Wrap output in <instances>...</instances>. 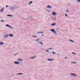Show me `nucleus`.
Listing matches in <instances>:
<instances>
[{"label":"nucleus","instance_id":"nucleus-34","mask_svg":"<svg viewBox=\"0 0 80 80\" xmlns=\"http://www.w3.org/2000/svg\"><path fill=\"white\" fill-rule=\"evenodd\" d=\"M46 51L48 52V50H46Z\"/></svg>","mask_w":80,"mask_h":80},{"label":"nucleus","instance_id":"nucleus-12","mask_svg":"<svg viewBox=\"0 0 80 80\" xmlns=\"http://www.w3.org/2000/svg\"><path fill=\"white\" fill-rule=\"evenodd\" d=\"M9 36H10L11 37H13V34H12L9 35Z\"/></svg>","mask_w":80,"mask_h":80},{"label":"nucleus","instance_id":"nucleus-37","mask_svg":"<svg viewBox=\"0 0 80 80\" xmlns=\"http://www.w3.org/2000/svg\"><path fill=\"white\" fill-rule=\"evenodd\" d=\"M14 55H16V54Z\"/></svg>","mask_w":80,"mask_h":80},{"label":"nucleus","instance_id":"nucleus-33","mask_svg":"<svg viewBox=\"0 0 80 80\" xmlns=\"http://www.w3.org/2000/svg\"><path fill=\"white\" fill-rule=\"evenodd\" d=\"M42 37H43V36H44V35L43 34L42 35Z\"/></svg>","mask_w":80,"mask_h":80},{"label":"nucleus","instance_id":"nucleus-1","mask_svg":"<svg viewBox=\"0 0 80 80\" xmlns=\"http://www.w3.org/2000/svg\"><path fill=\"white\" fill-rule=\"evenodd\" d=\"M51 31L53 32L54 34H57V32H55V30L54 29H52L51 30Z\"/></svg>","mask_w":80,"mask_h":80},{"label":"nucleus","instance_id":"nucleus-7","mask_svg":"<svg viewBox=\"0 0 80 80\" xmlns=\"http://www.w3.org/2000/svg\"><path fill=\"white\" fill-rule=\"evenodd\" d=\"M57 23H52V24H51L52 26H54L55 25H56Z\"/></svg>","mask_w":80,"mask_h":80},{"label":"nucleus","instance_id":"nucleus-18","mask_svg":"<svg viewBox=\"0 0 80 80\" xmlns=\"http://www.w3.org/2000/svg\"><path fill=\"white\" fill-rule=\"evenodd\" d=\"M8 37V35H7L5 36L4 38H7V37Z\"/></svg>","mask_w":80,"mask_h":80},{"label":"nucleus","instance_id":"nucleus-23","mask_svg":"<svg viewBox=\"0 0 80 80\" xmlns=\"http://www.w3.org/2000/svg\"><path fill=\"white\" fill-rule=\"evenodd\" d=\"M39 43H40V44H41V45H43V44L41 42H40Z\"/></svg>","mask_w":80,"mask_h":80},{"label":"nucleus","instance_id":"nucleus-24","mask_svg":"<svg viewBox=\"0 0 80 80\" xmlns=\"http://www.w3.org/2000/svg\"><path fill=\"white\" fill-rule=\"evenodd\" d=\"M52 53L53 54H56L54 52H52Z\"/></svg>","mask_w":80,"mask_h":80},{"label":"nucleus","instance_id":"nucleus-17","mask_svg":"<svg viewBox=\"0 0 80 80\" xmlns=\"http://www.w3.org/2000/svg\"><path fill=\"white\" fill-rule=\"evenodd\" d=\"M32 3H33L32 1H30V2L29 3V5H30Z\"/></svg>","mask_w":80,"mask_h":80},{"label":"nucleus","instance_id":"nucleus-16","mask_svg":"<svg viewBox=\"0 0 80 80\" xmlns=\"http://www.w3.org/2000/svg\"><path fill=\"white\" fill-rule=\"evenodd\" d=\"M69 41H71V42H74V41H73V40H71V39H69Z\"/></svg>","mask_w":80,"mask_h":80},{"label":"nucleus","instance_id":"nucleus-5","mask_svg":"<svg viewBox=\"0 0 80 80\" xmlns=\"http://www.w3.org/2000/svg\"><path fill=\"white\" fill-rule=\"evenodd\" d=\"M14 63H15V64H20V62H14Z\"/></svg>","mask_w":80,"mask_h":80},{"label":"nucleus","instance_id":"nucleus-8","mask_svg":"<svg viewBox=\"0 0 80 80\" xmlns=\"http://www.w3.org/2000/svg\"><path fill=\"white\" fill-rule=\"evenodd\" d=\"M4 10V8H3L0 11V12H3V10Z\"/></svg>","mask_w":80,"mask_h":80},{"label":"nucleus","instance_id":"nucleus-3","mask_svg":"<svg viewBox=\"0 0 80 80\" xmlns=\"http://www.w3.org/2000/svg\"><path fill=\"white\" fill-rule=\"evenodd\" d=\"M52 15H57V13L55 12H52Z\"/></svg>","mask_w":80,"mask_h":80},{"label":"nucleus","instance_id":"nucleus-31","mask_svg":"<svg viewBox=\"0 0 80 80\" xmlns=\"http://www.w3.org/2000/svg\"><path fill=\"white\" fill-rule=\"evenodd\" d=\"M66 12H69L68 10H67Z\"/></svg>","mask_w":80,"mask_h":80},{"label":"nucleus","instance_id":"nucleus-35","mask_svg":"<svg viewBox=\"0 0 80 80\" xmlns=\"http://www.w3.org/2000/svg\"><path fill=\"white\" fill-rule=\"evenodd\" d=\"M65 58H67L65 57Z\"/></svg>","mask_w":80,"mask_h":80},{"label":"nucleus","instance_id":"nucleus-25","mask_svg":"<svg viewBox=\"0 0 80 80\" xmlns=\"http://www.w3.org/2000/svg\"><path fill=\"white\" fill-rule=\"evenodd\" d=\"M78 2H80V0H77Z\"/></svg>","mask_w":80,"mask_h":80},{"label":"nucleus","instance_id":"nucleus-11","mask_svg":"<svg viewBox=\"0 0 80 80\" xmlns=\"http://www.w3.org/2000/svg\"><path fill=\"white\" fill-rule=\"evenodd\" d=\"M48 60H49V61H52V60H53V59H48Z\"/></svg>","mask_w":80,"mask_h":80},{"label":"nucleus","instance_id":"nucleus-9","mask_svg":"<svg viewBox=\"0 0 80 80\" xmlns=\"http://www.w3.org/2000/svg\"><path fill=\"white\" fill-rule=\"evenodd\" d=\"M18 60H19V61H20V62H22V59L18 58Z\"/></svg>","mask_w":80,"mask_h":80},{"label":"nucleus","instance_id":"nucleus-30","mask_svg":"<svg viewBox=\"0 0 80 80\" xmlns=\"http://www.w3.org/2000/svg\"><path fill=\"white\" fill-rule=\"evenodd\" d=\"M8 7V5H6V7Z\"/></svg>","mask_w":80,"mask_h":80},{"label":"nucleus","instance_id":"nucleus-36","mask_svg":"<svg viewBox=\"0 0 80 80\" xmlns=\"http://www.w3.org/2000/svg\"><path fill=\"white\" fill-rule=\"evenodd\" d=\"M12 76H13V75H12Z\"/></svg>","mask_w":80,"mask_h":80},{"label":"nucleus","instance_id":"nucleus-6","mask_svg":"<svg viewBox=\"0 0 80 80\" xmlns=\"http://www.w3.org/2000/svg\"><path fill=\"white\" fill-rule=\"evenodd\" d=\"M47 8H52V7H51V6H50L49 5H48L47 6Z\"/></svg>","mask_w":80,"mask_h":80},{"label":"nucleus","instance_id":"nucleus-20","mask_svg":"<svg viewBox=\"0 0 80 80\" xmlns=\"http://www.w3.org/2000/svg\"><path fill=\"white\" fill-rule=\"evenodd\" d=\"M40 40V39H38V40H35V41H38V40Z\"/></svg>","mask_w":80,"mask_h":80},{"label":"nucleus","instance_id":"nucleus-13","mask_svg":"<svg viewBox=\"0 0 80 80\" xmlns=\"http://www.w3.org/2000/svg\"><path fill=\"white\" fill-rule=\"evenodd\" d=\"M7 16L8 17H13V16H12L11 15H8Z\"/></svg>","mask_w":80,"mask_h":80},{"label":"nucleus","instance_id":"nucleus-29","mask_svg":"<svg viewBox=\"0 0 80 80\" xmlns=\"http://www.w3.org/2000/svg\"><path fill=\"white\" fill-rule=\"evenodd\" d=\"M72 63H77V62H72Z\"/></svg>","mask_w":80,"mask_h":80},{"label":"nucleus","instance_id":"nucleus-10","mask_svg":"<svg viewBox=\"0 0 80 80\" xmlns=\"http://www.w3.org/2000/svg\"><path fill=\"white\" fill-rule=\"evenodd\" d=\"M43 33V32H38L37 33Z\"/></svg>","mask_w":80,"mask_h":80},{"label":"nucleus","instance_id":"nucleus-28","mask_svg":"<svg viewBox=\"0 0 80 80\" xmlns=\"http://www.w3.org/2000/svg\"><path fill=\"white\" fill-rule=\"evenodd\" d=\"M1 22H5V21H4V20H1Z\"/></svg>","mask_w":80,"mask_h":80},{"label":"nucleus","instance_id":"nucleus-19","mask_svg":"<svg viewBox=\"0 0 80 80\" xmlns=\"http://www.w3.org/2000/svg\"><path fill=\"white\" fill-rule=\"evenodd\" d=\"M22 74H23L22 73H19L17 74V75H22Z\"/></svg>","mask_w":80,"mask_h":80},{"label":"nucleus","instance_id":"nucleus-26","mask_svg":"<svg viewBox=\"0 0 80 80\" xmlns=\"http://www.w3.org/2000/svg\"><path fill=\"white\" fill-rule=\"evenodd\" d=\"M51 49H52V48H50L48 49V50H51Z\"/></svg>","mask_w":80,"mask_h":80},{"label":"nucleus","instance_id":"nucleus-21","mask_svg":"<svg viewBox=\"0 0 80 80\" xmlns=\"http://www.w3.org/2000/svg\"><path fill=\"white\" fill-rule=\"evenodd\" d=\"M72 54H74V55H76V53H75V52H72Z\"/></svg>","mask_w":80,"mask_h":80},{"label":"nucleus","instance_id":"nucleus-32","mask_svg":"<svg viewBox=\"0 0 80 80\" xmlns=\"http://www.w3.org/2000/svg\"><path fill=\"white\" fill-rule=\"evenodd\" d=\"M57 55H59V56H60V55L59 54H57Z\"/></svg>","mask_w":80,"mask_h":80},{"label":"nucleus","instance_id":"nucleus-15","mask_svg":"<svg viewBox=\"0 0 80 80\" xmlns=\"http://www.w3.org/2000/svg\"><path fill=\"white\" fill-rule=\"evenodd\" d=\"M3 42H1L0 43V45H3Z\"/></svg>","mask_w":80,"mask_h":80},{"label":"nucleus","instance_id":"nucleus-14","mask_svg":"<svg viewBox=\"0 0 80 80\" xmlns=\"http://www.w3.org/2000/svg\"><path fill=\"white\" fill-rule=\"evenodd\" d=\"M35 57H36V56H34L33 57H31V58L32 59H33V58H35Z\"/></svg>","mask_w":80,"mask_h":80},{"label":"nucleus","instance_id":"nucleus-4","mask_svg":"<svg viewBox=\"0 0 80 80\" xmlns=\"http://www.w3.org/2000/svg\"><path fill=\"white\" fill-rule=\"evenodd\" d=\"M71 75L72 76H75V77H77V75L73 74V73H71Z\"/></svg>","mask_w":80,"mask_h":80},{"label":"nucleus","instance_id":"nucleus-2","mask_svg":"<svg viewBox=\"0 0 80 80\" xmlns=\"http://www.w3.org/2000/svg\"><path fill=\"white\" fill-rule=\"evenodd\" d=\"M6 27H9V28H13L11 26H9V25L8 24H6Z\"/></svg>","mask_w":80,"mask_h":80},{"label":"nucleus","instance_id":"nucleus-22","mask_svg":"<svg viewBox=\"0 0 80 80\" xmlns=\"http://www.w3.org/2000/svg\"><path fill=\"white\" fill-rule=\"evenodd\" d=\"M33 37H35L36 38L37 36H32Z\"/></svg>","mask_w":80,"mask_h":80},{"label":"nucleus","instance_id":"nucleus-27","mask_svg":"<svg viewBox=\"0 0 80 80\" xmlns=\"http://www.w3.org/2000/svg\"><path fill=\"white\" fill-rule=\"evenodd\" d=\"M65 16L66 17H68V16H67V14H65Z\"/></svg>","mask_w":80,"mask_h":80}]
</instances>
